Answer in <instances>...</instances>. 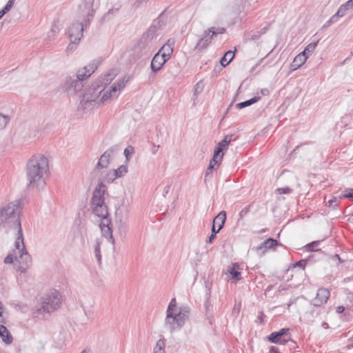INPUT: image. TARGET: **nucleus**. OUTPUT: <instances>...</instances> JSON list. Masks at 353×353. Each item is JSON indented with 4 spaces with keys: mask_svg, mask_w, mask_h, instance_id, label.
Listing matches in <instances>:
<instances>
[{
    "mask_svg": "<svg viewBox=\"0 0 353 353\" xmlns=\"http://www.w3.org/2000/svg\"><path fill=\"white\" fill-rule=\"evenodd\" d=\"M278 242L276 239L272 238H268L267 240L261 243L259 246L254 248L256 251L263 250V252H265L268 249L273 248L276 247Z\"/></svg>",
    "mask_w": 353,
    "mask_h": 353,
    "instance_id": "nucleus-23",
    "label": "nucleus"
},
{
    "mask_svg": "<svg viewBox=\"0 0 353 353\" xmlns=\"http://www.w3.org/2000/svg\"><path fill=\"white\" fill-rule=\"evenodd\" d=\"M216 236L214 234H211V235L209 236L208 239L207 240V243H212L214 239L216 238Z\"/></svg>",
    "mask_w": 353,
    "mask_h": 353,
    "instance_id": "nucleus-57",
    "label": "nucleus"
},
{
    "mask_svg": "<svg viewBox=\"0 0 353 353\" xmlns=\"http://www.w3.org/2000/svg\"><path fill=\"white\" fill-rule=\"evenodd\" d=\"M307 59V56L305 55L304 53L301 52L298 55H296L292 64H291V70H295L302 66L306 61Z\"/></svg>",
    "mask_w": 353,
    "mask_h": 353,
    "instance_id": "nucleus-22",
    "label": "nucleus"
},
{
    "mask_svg": "<svg viewBox=\"0 0 353 353\" xmlns=\"http://www.w3.org/2000/svg\"><path fill=\"white\" fill-rule=\"evenodd\" d=\"M268 28H264L262 31L260 32H247L244 35V39L245 41L258 39L261 35L266 32Z\"/></svg>",
    "mask_w": 353,
    "mask_h": 353,
    "instance_id": "nucleus-25",
    "label": "nucleus"
},
{
    "mask_svg": "<svg viewBox=\"0 0 353 353\" xmlns=\"http://www.w3.org/2000/svg\"><path fill=\"white\" fill-rule=\"evenodd\" d=\"M216 164V163H215V161H213V158H212L210 160L209 166H208V168H207V170L205 171V180L208 178H211L212 176L213 169L214 168V166H215Z\"/></svg>",
    "mask_w": 353,
    "mask_h": 353,
    "instance_id": "nucleus-33",
    "label": "nucleus"
},
{
    "mask_svg": "<svg viewBox=\"0 0 353 353\" xmlns=\"http://www.w3.org/2000/svg\"><path fill=\"white\" fill-rule=\"evenodd\" d=\"M345 310V307L342 305H339L336 308V312L339 314L343 312Z\"/></svg>",
    "mask_w": 353,
    "mask_h": 353,
    "instance_id": "nucleus-56",
    "label": "nucleus"
},
{
    "mask_svg": "<svg viewBox=\"0 0 353 353\" xmlns=\"http://www.w3.org/2000/svg\"><path fill=\"white\" fill-rule=\"evenodd\" d=\"M19 262L21 265L18 268V270L21 272H25L28 269V266L31 264V256L26 250V251L20 253Z\"/></svg>",
    "mask_w": 353,
    "mask_h": 353,
    "instance_id": "nucleus-18",
    "label": "nucleus"
},
{
    "mask_svg": "<svg viewBox=\"0 0 353 353\" xmlns=\"http://www.w3.org/2000/svg\"><path fill=\"white\" fill-rule=\"evenodd\" d=\"M5 323L3 319L0 318V338L6 345H10L13 342V337L8 329L3 325Z\"/></svg>",
    "mask_w": 353,
    "mask_h": 353,
    "instance_id": "nucleus-17",
    "label": "nucleus"
},
{
    "mask_svg": "<svg viewBox=\"0 0 353 353\" xmlns=\"http://www.w3.org/2000/svg\"><path fill=\"white\" fill-rule=\"evenodd\" d=\"M206 31H209V34L212 36V39L217 36V34H223L225 32V28L223 27H211L210 28H208L205 30Z\"/></svg>",
    "mask_w": 353,
    "mask_h": 353,
    "instance_id": "nucleus-30",
    "label": "nucleus"
},
{
    "mask_svg": "<svg viewBox=\"0 0 353 353\" xmlns=\"http://www.w3.org/2000/svg\"><path fill=\"white\" fill-rule=\"evenodd\" d=\"M318 42L319 41H317L316 42H312L309 43L302 52L304 53L305 55L308 56V54L310 52H312L315 50V48L317 46Z\"/></svg>",
    "mask_w": 353,
    "mask_h": 353,
    "instance_id": "nucleus-36",
    "label": "nucleus"
},
{
    "mask_svg": "<svg viewBox=\"0 0 353 353\" xmlns=\"http://www.w3.org/2000/svg\"><path fill=\"white\" fill-rule=\"evenodd\" d=\"M14 0H8V1L7 2L6 5L4 6V8H3V10L6 11V12L7 13L10 9L13 6V3H14Z\"/></svg>",
    "mask_w": 353,
    "mask_h": 353,
    "instance_id": "nucleus-48",
    "label": "nucleus"
},
{
    "mask_svg": "<svg viewBox=\"0 0 353 353\" xmlns=\"http://www.w3.org/2000/svg\"><path fill=\"white\" fill-rule=\"evenodd\" d=\"M108 196L106 185L100 182L94 188L90 201V206L92 213L101 218L100 229L104 237L112 244H114V239L112 235V221L109 216L108 208L105 203V196Z\"/></svg>",
    "mask_w": 353,
    "mask_h": 353,
    "instance_id": "nucleus-1",
    "label": "nucleus"
},
{
    "mask_svg": "<svg viewBox=\"0 0 353 353\" xmlns=\"http://www.w3.org/2000/svg\"><path fill=\"white\" fill-rule=\"evenodd\" d=\"M349 192L347 193H345L343 194H341L339 196V199H344V198H348L353 201V188L348 190Z\"/></svg>",
    "mask_w": 353,
    "mask_h": 353,
    "instance_id": "nucleus-45",
    "label": "nucleus"
},
{
    "mask_svg": "<svg viewBox=\"0 0 353 353\" xmlns=\"http://www.w3.org/2000/svg\"><path fill=\"white\" fill-rule=\"evenodd\" d=\"M205 84L203 81H199L195 85L194 88V96L196 97L198 94L201 93L203 90Z\"/></svg>",
    "mask_w": 353,
    "mask_h": 353,
    "instance_id": "nucleus-34",
    "label": "nucleus"
},
{
    "mask_svg": "<svg viewBox=\"0 0 353 353\" xmlns=\"http://www.w3.org/2000/svg\"><path fill=\"white\" fill-rule=\"evenodd\" d=\"M117 73L114 70L110 71L101 75L97 81L93 82L92 85L82 94L80 105L83 109H86L89 104L94 102L100 96L105 88L109 85L116 77Z\"/></svg>",
    "mask_w": 353,
    "mask_h": 353,
    "instance_id": "nucleus-4",
    "label": "nucleus"
},
{
    "mask_svg": "<svg viewBox=\"0 0 353 353\" xmlns=\"http://www.w3.org/2000/svg\"><path fill=\"white\" fill-rule=\"evenodd\" d=\"M165 12V10L162 12L159 15V17L152 21V23L151 24V26H154V28H156V30L157 31L159 30H161L166 25L167 19L164 15Z\"/></svg>",
    "mask_w": 353,
    "mask_h": 353,
    "instance_id": "nucleus-24",
    "label": "nucleus"
},
{
    "mask_svg": "<svg viewBox=\"0 0 353 353\" xmlns=\"http://www.w3.org/2000/svg\"><path fill=\"white\" fill-rule=\"evenodd\" d=\"M170 184H168L165 188H164V190H163V196H165L169 191H170Z\"/></svg>",
    "mask_w": 353,
    "mask_h": 353,
    "instance_id": "nucleus-55",
    "label": "nucleus"
},
{
    "mask_svg": "<svg viewBox=\"0 0 353 353\" xmlns=\"http://www.w3.org/2000/svg\"><path fill=\"white\" fill-rule=\"evenodd\" d=\"M338 199L336 197H333L332 199H330L328 201V206L330 208H332L333 210L336 209V208L338 206Z\"/></svg>",
    "mask_w": 353,
    "mask_h": 353,
    "instance_id": "nucleus-42",
    "label": "nucleus"
},
{
    "mask_svg": "<svg viewBox=\"0 0 353 353\" xmlns=\"http://www.w3.org/2000/svg\"><path fill=\"white\" fill-rule=\"evenodd\" d=\"M101 241L99 239H97L94 245L95 256L99 264L101 263Z\"/></svg>",
    "mask_w": 353,
    "mask_h": 353,
    "instance_id": "nucleus-31",
    "label": "nucleus"
},
{
    "mask_svg": "<svg viewBox=\"0 0 353 353\" xmlns=\"http://www.w3.org/2000/svg\"><path fill=\"white\" fill-rule=\"evenodd\" d=\"M239 269V265L238 263H233L232 266L228 270L232 279L236 281L241 279V272L238 271Z\"/></svg>",
    "mask_w": 353,
    "mask_h": 353,
    "instance_id": "nucleus-26",
    "label": "nucleus"
},
{
    "mask_svg": "<svg viewBox=\"0 0 353 353\" xmlns=\"http://www.w3.org/2000/svg\"><path fill=\"white\" fill-rule=\"evenodd\" d=\"M101 64V60H92L88 65L78 70L76 78L67 77L65 81V90L69 94H75L82 90L83 80L90 77Z\"/></svg>",
    "mask_w": 353,
    "mask_h": 353,
    "instance_id": "nucleus-5",
    "label": "nucleus"
},
{
    "mask_svg": "<svg viewBox=\"0 0 353 353\" xmlns=\"http://www.w3.org/2000/svg\"><path fill=\"white\" fill-rule=\"evenodd\" d=\"M190 312V309L188 306H181L179 308L178 315L182 318L184 321H187Z\"/></svg>",
    "mask_w": 353,
    "mask_h": 353,
    "instance_id": "nucleus-32",
    "label": "nucleus"
},
{
    "mask_svg": "<svg viewBox=\"0 0 353 353\" xmlns=\"http://www.w3.org/2000/svg\"><path fill=\"white\" fill-rule=\"evenodd\" d=\"M212 284L208 281H205V288L206 290V297H210Z\"/></svg>",
    "mask_w": 353,
    "mask_h": 353,
    "instance_id": "nucleus-46",
    "label": "nucleus"
},
{
    "mask_svg": "<svg viewBox=\"0 0 353 353\" xmlns=\"http://www.w3.org/2000/svg\"><path fill=\"white\" fill-rule=\"evenodd\" d=\"M157 32L158 31L154 28V26H150L141 37H145L147 41L151 43L153 39L156 37Z\"/></svg>",
    "mask_w": 353,
    "mask_h": 353,
    "instance_id": "nucleus-28",
    "label": "nucleus"
},
{
    "mask_svg": "<svg viewBox=\"0 0 353 353\" xmlns=\"http://www.w3.org/2000/svg\"><path fill=\"white\" fill-rule=\"evenodd\" d=\"M335 256H336V259H339V261L341 262V258L339 257V256L338 254H336Z\"/></svg>",
    "mask_w": 353,
    "mask_h": 353,
    "instance_id": "nucleus-64",
    "label": "nucleus"
},
{
    "mask_svg": "<svg viewBox=\"0 0 353 353\" xmlns=\"http://www.w3.org/2000/svg\"><path fill=\"white\" fill-rule=\"evenodd\" d=\"M119 147L117 145H112L109 149L105 150L100 157L96 166L95 170L107 168L111 160L117 153Z\"/></svg>",
    "mask_w": 353,
    "mask_h": 353,
    "instance_id": "nucleus-7",
    "label": "nucleus"
},
{
    "mask_svg": "<svg viewBox=\"0 0 353 353\" xmlns=\"http://www.w3.org/2000/svg\"><path fill=\"white\" fill-rule=\"evenodd\" d=\"M61 305V295L57 290L46 294L42 298L41 305L36 310L37 313H50L57 310Z\"/></svg>",
    "mask_w": 353,
    "mask_h": 353,
    "instance_id": "nucleus-6",
    "label": "nucleus"
},
{
    "mask_svg": "<svg viewBox=\"0 0 353 353\" xmlns=\"http://www.w3.org/2000/svg\"><path fill=\"white\" fill-rule=\"evenodd\" d=\"M134 153V148L132 146H128L124 150V155L125 157L126 161H129L130 156Z\"/></svg>",
    "mask_w": 353,
    "mask_h": 353,
    "instance_id": "nucleus-39",
    "label": "nucleus"
},
{
    "mask_svg": "<svg viewBox=\"0 0 353 353\" xmlns=\"http://www.w3.org/2000/svg\"><path fill=\"white\" fill-rule=\"evenodd\" d=\"M260 99H261L260 97H252L248 100H246L245 101L238 103L236 105V107L238 109H243L244 108H246L248 106H250V105L256 103L257 101H259L260 100Z\"/></svg>",
    "mask_w": 353,
    "mask_h": 353,
    "instance_id": "nucleus-29",
    "label": "nucleus"
},
{
    "mask_svg": "<svg viewBox=\"0 0 353 353\" xmlns=\"http://www.w3.org/2000/svg\"><path fill=\"white\" fill-rule=\"evenodd\" d=\"M234 52L232 50H228L224 54V56L221 59L220 63L223 67H225L228 65L234 59Z\"/></svg>",
    "mask_w": 353,
    "mask_h": 353,
    "instance_id": "nucleus-27",
    "label": "nucleus"
},
{
    "mask_svg": "<svg viewBox=\"0 0 353 353\" xmlns=\"http://www.w3.org/2000/svg\"><path fill=\"white\" fill-rule=\"evenodd\" d=\"M174 44V41L169 39L168 40V42L165 43L157 52H160V54H161L164 58L169 60L173 52Z\"/></svg>",
    "mask_w": 353,
    "mask_h": 353,
    "instance_id": "nucleus-20",
    "label": "nucleus"
},
{
    "mask_svg": "<svg viewBox=\"0 0 353 353\" xmlns=\"http://www.w3.org/2000/svg\"><path fill=\"white\" fill-rule=\"evenodd\" d=\"M226 220V212L225 211L220 212L216 216H215V221H219L220 224L218 225V228L216 229V225H212V234H214L216 235L219 232V231L223 228L224 226V224L225 223Z\"/></svg>",
    "mask_w": 353,
    "mask_h": 353,
    "instance_id": "nucleus-21",
    "label": "nucleus"
},
{
    "mask_svg": "<svg viewBox=\"0 0 353 353\" xmlns=\"http://www.w3.org/2000/svg\"><path fill=\"white\" fill-rule=\"evenodd\" d=\"M94 0H83V3L79 6V17L83 19V22H75L72 23L68 30V37L70 41L67 51L75 50L79 41L83 36L84 28L90 26L91 20L93 19L95 10L93 8Z\"/></svg>",
    "mask_w": 353,
    "mask_h": 353,
    "instance_id": "nucleus-2",
    "label": "nucleus"
},
{
    "mask_svg": "<svg viewBox=\"0 0 353 353\" xmlns=\"http://www.w3.org/2000/svg\"><path fill=\"white\" fill-rule=\"evenodd\" d=\"M168 60L164 58L160 52H157L153 57L151 63L150 68L153 73H157L159 71L163 65L168 61Z\"/></svg>",
    "mask_w": 353,
    "mask_h": 353,
    "instance_id": "nucleus-15",
    "label": "nucleus"
},
{
    "mask_svg": "<svg viewBox=\"0 0 353 353\" xmlns=\"http://www.w3.org/2000/svg\"><path fill=\"white\" fill-rule=\"evenodd\" d=\"M330 296V291L326 288H320L318 290L316 297L312 303L314 306L319 307L327 303Z\"/></svg>",
    "mask_w": 353,
    "mask_h": 353,
    "instance_id": "nucleus-13",
    "label": "nucleus"
},
{
    "mask_svg": "<svg viewBox=\"0 0 353 353\" xmlns=\"http://www.w3.org/2000/svg\"><path fill=\"white\" fill-rule=\"evenodd\" d=\"M207 319H208V321L210 324H212L214 321V316H213V311L205 312Z\"/></svg>",
    "mask_w": 353,
    "mask_h": 353,
    "instance_id": "nucleus-50",
    "label": "nucleus"
},
{
    "mask_svg": "<svg viewBox=\"0 0 353 353\" xmlns=\"http://www.w3.org/2000/svg\"><path fill=\"white\" fill-rule=\"evenodd\" d=\"M16 223L17 225V237L14 243V246L16 249L18 250L19 253H21L23 251H26V247L23 243V232L21 225V221L19 219H16Z\"/></svg>",
    "mask_w": 353,
    "mask_h": 353,
    "instance_id": "nucleus-16",
    "label": "nucleus"
},
{
    "mask_svg": "<svg viewBox=\"0 0 353 353\" xmlns=\"http://www.w3.org/2000/svg\"><path fill=\"white\" fill-rule=\"evenodd\" d=\"M185 323V321L181 318L178 315V313L166 314L165 324L171 332L181 329L184 325Z\"/></svg>",
    "mask_w": 353,
    "mask_h": 353,
    "instance_id": "nucleus-8",
    "label": "nucleus"
},
{
    "mask_svg": "<svg viewBox=\"0 0 353 353\" xmlns=\"http://www.w3.org/2000/svg\"><path fill=\"white\" fill-rule=\"evenodd\" d=\"M289 328H282L278 332H272L268 337V341L273 343H279L281 345H285L288 340L281 339L283 336L289 332Z\"/></svg>",
    "mask_w": 353,
    "mask_h": 353,
    "instance_id": "nucleus-12",
    "label": "nucleus"
},
{
    "mask_svg": "<svg viewBox=\"0 0 353 353\" xmlns=\"http://www.w3.org/2000/svg\"><path fill=\"white\" fill-rule=\"evenodd\" d=\"M212 36L209 34V31L205 30L202 37L198 40L195 49L199 51L204 50L212 42Z\"/></svg>",
    "mask_w": 353,
    "mask_h": 353,
    "instance_id": "nucleus-19",
    "label": "nucleus"
},
{
    "mask_svg": "<svg viewBox=\"0 0 353 353\" xmlns=\"http://www.w3.org/2000/svg\"><path fill=\"white\" fill-rule=\"evenodd\" d=\"M276 192L279 194H290L292 192V190L290 188H279L276 189Z\"/></svg>",
    "mask_w": 353,
    "mask_h": 353,
    "instance_id": "nucleus-43",
    "label": "nucleus"
},
{
    "mask_svg": "<svg viewBox=\"0 0 353 353\" xmlns=\"http://www.w3.org/2000/svg\"><path fill=\"white\" fill-rule=\"evenodd\" d=\"M248 212V210L247 208L243 209L239 213V216H241V218H242L245 214H246Z\"/></svg>",
    "mask_w": 353,
    "mask_h": 353,
    "instance_id": "nucleus-59",
    "label": "nucleus"
},
{
    "mask_svg": "<svg viewBox=\"0 0 353 353\" xmlns=\"http://www.w3.org/2000/svg\"><path fill=\"white\" fill-rule=\"evenodd\" d=\"M154 353H163V350L160 341L157 343Z\"/></svg>",
    "mask_w": 353,
    "mask_h": 353,
    "instance_id": "nucleus-47",
    "label": "nucleus"
},
{
    "mask_svg": "<svg viewBox=\"0 0 353 353\" xmlns=\"http://www.w3.org/2000/svg\"><path fill=\"white\" fill-rule=\"evenodd\" d=\"M261 94H262V95H263V96H267V95H268V94H269L270 91H269V90H268V89H267V88H263V89H261Z\"/></svg>",
    "mask_w": 353,
    "mask_h": 353,
    "instance_id": "nucleus-58",
    "label": "nucleus"
},
{
    "mask_svg": "<svg viewBox=\"0 0 353 353\" xmlns=\"http://www.w3.org/2000/svg\"><path fill=\"white\" fill-rule=\"evenodd\" d=\"M159 148V145H154L152 150V153L155 154L157 152V150H158Z\"/></svg>",
    "mask_w": 353,
    "mask_h": 353,
    "instance_id": "nucleus-60",
    "label": "nucleus"
},
{
    "mask_svg": "<svg viewBox=\"0 0 353 353\" xmlns=\"http://www.w3.org/2000/svg\"><path fill=\"white\" fill-rule=\"evenodd\" d=\"M150 42L147 41L145 37H141L137 45L134 48V51L139 57L146 55L150 51Z\"/></svg>",
    "mask_w": 353,
    "mask_h": 353,
    "instance_id": "nucleus-14",
    "label": "nucleus"
},
{
    "mask_svg": "<svg viewBox=\"0 0 353 353\" xmlns=\"http://www.w3.org/2000/svg\"><path fill=\"white\" fill-rule=\"evenodd\" d=\"M10 117L8 116L3 115L0 113V129H3L7 125Z\"/></svg>",
    "mask_w": 353,
    "mask_h": 353,
    "instance_id": "nucleus-37",
    "label": "nucleus"
},
{
    "mask_svg": "<svg viewBox=\"0 0 353 353\" xmlns=\"http://www.w3.org/2000/svg\"><path fill=\"white\" fill-rule=\"evenodd\" d=\"M220 224V221H215V218L214 219V221H213V225H219Z\"/></svg>",
    "mask_w": 353,
    "mask_h": 353,
    "instance_id": "nucleus-63",
    "label": "nucleus"
},
{
    "mask_svg": "<svg viewBox=\"0 0 353 353\" xmlns=\"http://www.w3.org/2000/svg\"><path fill=\"white\" fill-rule=\"evenodd\" d=\"M119 10V8H112V9H110L107 13L105 14V17H107L108 16H109L110 14H113L116 12H117Z\"/></svg>",
    "mask_w": 353,
    "mask_h": 353,
    "instance_id": "nucleus-54",
    "label": "nucleus"
},
{
    "mask_svg": "<svg viewBox=\"0 0 353 353\" xmlns=\"http://www.w3.org/2000/svg\"><path fill=\"white\" fill-rule=\"evenodd\" d=\"M322 327H323L324 329H328L329 328V325L326 322H323L321 325Z\"/></svg>",
    "mask_w": 353,
    "mask_h": 353,
    "instance_id": "nucleus-61",
    "label": "nucleus"
},
{
    "mask_svg": "<svg viewBox=\"0 0 353 353\" xmlns=\"http://www.w3.org/2000/svg\"><path fill=\"white\" fill-rule=\"evenodd\" d=\"M49 172L48 159L41 154L33 155L26 165V176L28 187L42 190L46 184Z\"/></svg>",
    "mask_w": 353,
    "mask_h": 353,
    "instance_id": "nucleus-3",
    "label": "nucleus"
},
{
    "mask_svg": "<svg viewBox=\"0 0 353 353\" xmlns=\"http://www.w3.org/2000/svg\"><path fill=\"white\" fill-rule=\"evenodd\" d=\"M305 261L304 260H300L299 261H297L295 264H294V267H300V268H304L305 266Z\"/></svg>",
    "mask_w": 353,
    "mask_h": 353,
    "instance_id": "nucleus-51",
    "label": "nucleus"
},
{
    "mask_svg": "<svg viewBox=\"0 0 353 353\" xmlns=\"http://www.w3.org/2000/svg\"><path fill=\"white\" fill-rule=\"evenodd\" d=\"M51 32L53 33V34H55V33H57L59 32V26L56 23H54L52 26V28H51Z\"/></svg>",
    "mask_w": 353,
    "mask_h": 353,
    "instance_id": "nucleus-52",
    "label": "nucleus"
},
{
    "mask_svg": "<svg viewBox=\"0 0 353 353\" xmlns=\"http://www.w3.org/2000/svg\"><path fill=\"white\" fill-rule=\"evenodd\" d=\"M232 136L233 135L232 134L226 135L224 137V139L216 145L212 157L213 161H215V163H218L219 161H221V159H223V153H222V154L220 157L219 154L224 150H226L228 148V145L232 141Z\"/></svg>",
    "mask_w": 353,
    "mask_h": 353,
    "instance_id": "nucleus-10",
    "label": "nucleus"
},
{
    "mask_svg": "<svg viewBox=\"0 0 353 353\" xmlns=\"http://www.w3.org/2000/svg\"><path fill=\"white\" fill-rule=\"evenodd\" d=\"M210 296L206 297V301L205 303V312L213 311V307L210 303Z\"/></svg>",
    "mask_w": 353,
    "mask_h": 353,
    "instance_id": "nucleus-44",
    "label": "nucleus"
},
{
    "mask_svg": "<svg viewBox=\"0 0 353 353\" xmlns=\"http://www.w3.org/2000/svg\"><path fill=\"white\" fill-rule=\"evenodd\" d=\"M127 81L128 79H125V78L123 77L121 79L119 80L117 82H116L114 84H113L110 87V90L109 91H106L102 95L101 98L100 99V102L104 103L110 98L117 96V92L118 91L122 90L125 88Z\"/></svg>",
    "mask_w": 353,
    "mask_h": 353,
    "instance_id": "nucleus-9",
    "label": "nucleus"
},
{
    "mask_svg": "<svg viewBox=\"0 0 353 353\" xmlns=\"http://www.w3.org/2000/svg\"><path fill=\"white\" fill-rule=\"evenodd\" d=\"M176 306V299L174 298H173L168 305V309L166 311V314L174 313L173 311Z\"/></svg>",
    "mask_w": 353,
    "mask_h": 353,
    "instance_id": "nucleus-40",
    "label": "nucleus"
},
{
    "mask_svg": "<svg viewBox=\"0 0 353 353\" xmlns=\"http://www.w3.org/2000/svg\"><path fill=\"white\" fill-rule=\"evenodd\" d=\"M353 8L352 1H347L345 3L341 5L337 12L328 20L324 25V27L329 26L332 23L338 21L339 17H342L346 14L348 10Z\"/></svg>",
    "mask_w": 353,
    "mask_h": 353,
    "instance_id": "nucleus-11",
    "label": "nucleus"
},
{
    "mask_svg": "<svg viewBox=\"0 0 353 353\" xmlns=\"http://www.w3.org/2000/svg\"><path fill=\"white\" fill-rule=\"evenodd\" d=\"M320 243H321L320 241H314L307 244L305 247L307 250L312 252V251H314V248L316 246H318L320 244Z\"/></svg>",
    "mask_w": 353,
    "mask_h": 353,
    "instance_id": "nucleus-41",
    "label": "nucleus"
},
{
    "mask_svg": "<svg viewBox=\"0 0 353 353\" xmlns=\"http://www.w3.org/2000/svg\"><path fill=\"white\" fill-rule=\"evenodd\" d=\"M14 259H17V256H14L12 254H9L4 259L5 263H12Z\"/></svg>",
    "mask_w": 353,
    "mask_h": 353,
    "instance_id": "nucleus-49",
    "label": "nucleus"
},
{
    "mask_svg": "<svg viewBox=\"0 0 353 353\" xmlns=\"http://www.w3.org/2000/svg\"><path fill=\"white\" fill-rule=\"evenodd\" d=\"M115 176H117L118 178H120L124 176L128 172V167L125 165H121L117 169L114 170Z\"/></svg>",
    "mask_w": 353,
    "mask_h": 353,
    "instance_id": "nucleus-35",
    "label": "nucleus"
},
{
    "mask_svg": "<svg viewBox=\"0 0 353 353\" xmlns=\"http://www.w3.org/2000/svg\"><path fill=\"white\" fill-rule=\"evenodd\" d=\"M6 11L3 10V9H2L1 11H0V19L3 17V15L6 14Z\"/></svg>",
    "mask_w": 353,
    "mask_h": 353,
    "instance_id": "nucleus-62",
    "label": "nucleus"
},
{
    "mask_svg": "<svg viewBox=\"0 0 353 353\" xmlns=\"http://www.w3.org/2000/svg\"><path fill=\"white\" fill-rule=\"evenodd\" d=\"M145 1L146 0H135L134 3L132 4V6L134 8H137L143 3V2Z\"/></svg>",
    "mask_w": 353,
    "mask_h": 353,
    "instance_id": "nucleus-53",
    "label": "nucleus"
},
{
    "mask_svg": "<svg viewBox=\"0 0 353 353\" xmlns=\"http://www.w3.org/2000/svg\"><path fill=\"white\" fill-rule=\"evenodd\" d=\"M115 171L114 170H110L107 174H106V176H105V180L107 181V182L108 183H110V182H112L114 181L116 179H117V176H115Z\"/></svg>",
    "mask_w": 353,
    "mask_h": 353,
    "instance_id": "nucleus-38",
    "label": "nucleus"
}]
</instances>
